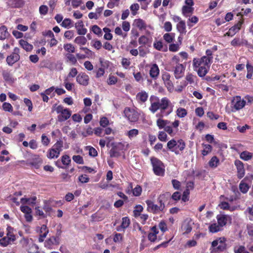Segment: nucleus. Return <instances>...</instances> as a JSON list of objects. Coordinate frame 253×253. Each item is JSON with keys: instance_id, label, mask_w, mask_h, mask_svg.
I'll return each instance as SVG.
<instances>
[{"instance_id": "f257e3e1", "label": "nucleus", "mask_w": 253, "mask_h": 253, "mask_svg": "<svg viewBox=\"0 0 253 253\" xmlns=\"http://www.w3.org/2000/svg\"><path fill=\"white\" fill-rule=\"evenodd\" d=\"M150 101L149 110L153 113L160 109L161 114L168 116L173 111V105L167 97H163L160 100L158 97L152 95L150 98Z\"/></svg>"}, {"instance_id": "f03ea898", "label": "nucleus", "mask_w": 253, "mask_h": 253, "mask_svg": "<svg viewBox=\"0 0 253 253\" xmlns=\"http://www.w3.org/2000/svg\"><path fill=\"white\" fill-rule=\"evenodd\" d=\"M226 239L225 237L218 238L211 242V253H220L227 248Z\"/></svg>"}, {"instance_id": "7ed1b4c3", "label": "nucleus", "mask_w": 253, "mask_h": 253, "mask_svg": "<svg viewBox=\"0 0 253 253\" xmlns=\"http://www.w3.org/2000/svg\"><path fill=\"white\" fill-rule=\"evenodd\" d=\"M54 110L59 115L57 116V121L59 122H63L69 119L72 115V111L68 108H64L61 105L53 106Z\"/></svg>"}, {"instance_id": "20e7f679", "label": "nucleus", "mask_w": 253, "mask_h": 253, "mask_svg": "<svg viewBox=\"0 0 253 253\" xmlns=\"http://www.w3.org/2000/svg\"><path fill=\"white\" fill-rule=\"evenodd\" d=\"M150 161L154 174L157 176H164L165 172L164 163L159 159L154 157H152L150 158Z\"/></svg>"}, {"instance_id": "39448f33", "label": "nucleus", "mask_w": 253, "mask_h": 253, "mask_svg": "<svg viewBox=\"0 0 253 253\" xmlns=\"http://www.w3.org/2000/svg\"><path fill=\"white\" fill-rule=\"evenodd\" d=\"M124 116L130 123H136L139 119L140 114L130 107H126L124 110Z\"/></svg>"}, {"instance_id": "423d86ee", "label": "nucleus", "mask_w": 253, "mask_h": 253, "mask_svg": "<svg viewBox=\"0 0 253 253\" xmlns=\"http://www.w3.org/2000/svg\"><path fill=\"white\" fill-rule=\"evenodd\" d=\"M61 231L58 230L55 236H52L45 241V247L48 249H52L53 246H58L60 244L61 240Z\"/></svg>"}, {"instance_id": "0eeeda50", "label": "nucleus", "mask_w": 253, "mask_h": 253, "mask_svg": "<svg viewBox=\"0 0 253 253\" xmlns=\"http://www.w3.org/2000/svg\"><path fill=\"white\" fill-rule=\"evenodd\" d=\"M145 202L147 206V210L148 211L154 214H158L161 212H164L165 206H162V204H159L158 206L155 204L152 201L150 200H146Z\"/></svg>"}, {"instance_id": "6e6552de", "label": "nucleus", "mask_w": 253, "mask_h": 253, "mask_svg": "<svg viewBox=\"0 0 253 253\" xmlns=\"http://www.w3.org/2000/svg\"><path fill=\"white\" fill-rule=\"evenodd\" d=\"M19 53V49L18 47H15L12 53L6 58V62L8 65H12L14 63L19 60L20 56Z\"/></svg>"}, {"instance_id": "1a4fd4ad", "label": "nucleus", "mask_w": 253, "mask_h": 253, "mask_svg": "<svg viewBox=\"0 0 253 253\" xmlns=\"http://www.w3.org/2000/svg\"><path fill=\"white\" fill-rule=\"evenodd\" d=\"M243 22V20L238 21L237 24H235L229 29L228 32L225 34L224 36L233 37L239 31Z\"/></svg>"}, {"instance_id": "9d476101", "label": "nucleus", "mask_w": 253, "mask_h": 253, "mask_svg": "<svg viewBox=\"0 0 253 253\" xmlns=\"http://www.w3.org/2000/svg\"><path fill=\"white\" fill-rule=\"evenodd\" d=\"M234 164L237 169V177L239 179H241L245 174L244 164L242 162L239 160H235Z\"/></svg>"}, {"instance_id": "9b49d317", "label": "nucleus", "mask_w": 253, "mask_h": 253, "mask_svg": "<svg viewBox=\"0 0 253 253\" xmlns=\"http://www.w3.org/2000/svg\"><path fill=\"white\" fill-rule=\"evenodd\" d=\"M168 201H169L168 205H170V193L169 192L160 194L158 198L159 204H162V206H165V204Z\"/></svg>"}, {"instance_id": "f8f14e48", "label": "nucleus", "mask_w": 253, "mask_h": 253, "mask_svg": "<svg viewBox=\"0 0 253 253\" xmlns=\"http://www.w3.org/2000/svg\"><path fill=\"white\" fill-rule=\"evenodd\" d=\"M151 232L148 235V239L151 242H155L157 239V235L159 233V230L156 226H154L150 229Z\"/></svg>"}, {"instance_id": "ddd939ff", "label": "nucleus", "mask_w": 253, "mask_h": 253, "mask_svg": "<svg viewBox=\"0 0 253 253\" xmlns=\"http://www.w3.org/2000/svg\"><path fill=\"white\" fill-rule=\"evenodd\" d=\"M130 224V221L128 217H123L122 218V223L120 226L117 227L116 229L118 231H121L127 228Z\"/></svg>"}, {"instance_id": "4468645a", "label": "nucleus", "mask_w": 253, "mask_h": 253, "mask_svg": "<svg viewBox=\"0 0 253 253\" xmlns=\"http://www.w3.org/2000/svg\"><path fill=\"white\" fill-rule=\"evenodd\" d=\"M185 68L182 64H178L174 70V75L176 79H178L182 77Z\"/></svg>"}, {"instance_id": "2eb2a0df", "label": "nucleus", "mask_w": 253, "mask_h": 253, "mask_svg": "<svg viewBox=\"0 0 253 253\" xmlns=\"http://www.w3.org/2000/svg\"><path fill=\"white\" fill-rule=\"evenodd\" d=\"M187 84V83L184 80H177L174 83V90L177 92H181L183 88Z\"/></svg>"}, {"instance_id": "dca6fc26", "label": "nucleus", "mask_w": 253, "mask_h": 253, "mask_svg": "<svg viewBox=\"0 0 253 253\" xmlns=\"http://www.w3.org/2000/svg\"><path fill=\"white\" fill-rule=\"evenodd\" d=\"M42 163V160L39 156L32 159L28 163L29 165L34 167L36 169H38L41 167Z\"/></svg>"}, {"instance_id": "f3484780", "label": "nucleus", "mask_w": 253, "mask_h": 253, "mask_svg": "<svg viewBox=\"0 0 253 253\" xmlns=\"http://www.w3.org/2000/svg\"><path fill=\"white\" fill-rule=\"evenodd\" d=\"M228 218H229V217L227 215L218 214L216 216L217 224L222 228L227 224Z\"/></svg>"}, {"instance_id": "a211bd4d", "label": "nucleus", "mask_w": 253, "mask_h": 253, "mask_svg": "<svg viewBox=\"0 0 253 253\" xmlns=\"http://www.w3.org/2000/svg\"><path fill=\"white\" fill-rule=\"evenodd\" d=\"M83 27L84 23L82 20L79 21L75 24V28L77 30L78 34L80 35H84L87 32V29Z\"/></svg>"}, {"instance_id": "6ab92c4d", "label": "nucleus", "mask_w": 253, "mask_h": 253, "mask_svg": "<svg viewBox=\"0 0 253 253\" xmlns=\"http://www.w3.org/2000/svg\"><path fill=\"white\" fill-rule=\"evenodd\" d=\"M40 232V235L39 238V241L40 242H42L48 233V229L46 225L44 224L42 225L41 227Z\"/></svg>"}, {"instance_id": "aec40b11", "label": "nucleus", "mask_w": 253, "mask_h": 253, "mask_svg": "<svg viewBox=\"0 0 253 253\" xmlns=\"http://www.w3.org/2000/svg\"><path fill=\"white\" fill-rule=\"evenodd\" d=\"M148 97V95L144 91H142L138 92L136 95V99L137 101L140 103L145 102Z\"/></svg>"}, {"instance_id": "412c9836", "label": "nucleus", "mask_w": 253, "mask_h": 253, "mask_svg": "<svg viewBox=\"0 0 253 253\" xmlns=\"http://www.w3.org/2000/svg\"><path fill=\"white\" fill-rule=\"evenodd\" d=\"M176 146V141L174 139H172L171 140L168 141L167 143V147L168 149L172 152H174V153L176 155H178L179 154V150H176V149H175Z\"/></svg>"}, {"instance_id": "4be33fe9", "label": "nucleus", "mask_w": 253, "mask_h": 253, "mask_svg": "<svg viewBox=\"0 0 253 253\" xmlns=\"http://www.w3.org/2000/svg\"><path fill=\"white\" fill-rule=\"evenodd\" d=\"M6 237L9 238L12 242H14L16 238L14 234V228L10 225H8L6 228Z\"/></svg>"}, {"instance_id": "5701e85b", "label": "nucleus", "mask_w": 253, "mask_h": 253, "mask_svg": "<svg viewBox=\"0 0 253 253\" xmlns=\"http://www.w3.org/2000/svg\"><path fill=\"white\" fill-rule=\"evenodd\" d=\"M19 42L20 46L26 51H31L33 48V45L29 43L26 41L21 39Z\"/></svg>"}, {"instance_id": "b1692460", "label": "nucleus", "mask_w": 253, "mask_h": 253, "mask_svg": "<svg viewBox=\"0 0 253 253\" xmlns=\"http://www.w3.org/2000/svg\"><path fill=\"white\" fill-rule=\"evenodd\" d=\"M7 4L11 7H20L23 4V0H8Z\"/></svg>"}, {"instance_id": "393cba45", "label": "nucleus", "mask_w": 253, "mask_h": 253, "mask_svg": "<svg viewBox=\"0 0 253 253\" xmlns=\"http://www.w3.org/2000/svg\"><path fill=\"white\" fill-rule=\"evenodd\" d=\"M60 155V153L54 150L52 148L49 149L46 154L47 157L49 159L57 158Z\"/></svg>"}, {"instance_id": "a878e982", "label": "nucleus", "mask_w": 253, "mask_h": 253, "mask_svg": "<svg viewBox=\"0 0 253 253\" xmlns=\"http://www.w3.org/2000/svg\"><path fill=\"white\" fill-rule=\"evenodd\" d=\"M36 200L37 197L36 196H33L29 198H22L21 199V203L23 205H34L36 204Z\"/></svg>"}, {"instance_id": "bb28decb", "label": "nucleus", "mask_w": 253, "mask_h": 253, "mask_svg": "<svg viewBox=\"0 0 253 253\" xmlns=\"http://www.w3.org/2000/svg\"><path fill=\"white\" fill-rule=\"evenodd\" d=\"M9 36V34L7 32L6 26H2L0 27V40H3L5 39Z\"/></svg>"}, {"instance_id": "cd10ccee", "label": "nucleus", "mask_w": 253, "mask_h": 253, "mask_svg": "<svg viewBox=\"0 0 253 253\" xmlns=\"http://www.w3.org/2000/svg\"><path fill=\"white\" fill-rule=\"evenodd\" d=\"M222 229V228L216 223L211 224L209 227V231L212 233L218 232Z\"/></svg>"}, {"instance_id": "c85d7f7f", "label": "nucleus", "mask_w": 253, "mask_h": 253, "mask_svg": "<svg viewBox=\"0 0 253 253\" xmlns=\"http://www.w3.org/2000/svg\"><path fill=\"white\" fill-rule=\"evenodd\" d=\"M134 24L136 27L138 28L141 30L145 29L146 28V24H145L144 21L141 19L134 20Z\"/></svg>"}, {"instance_id": "c756f323", "label": "nucleus", "mask_w": 253, "mask_h": 253, "mask_svg": "<svg viewBox=\"0 0 253 253\" xmlns=\"http://www.w3.org/2000/svg\"><path fill=\"white\" fill-rule=\"evenodd\" d=\"M202 145L204 147V149L202 151V154L203 156H207L211 152L212 149L211 145L204 143H202Z\"/></svg>"}, {"instance_id": "7c9ffc66", "label": "nucleus", "mask_w": 253, "mask_h": 253, "mask_svg": "<svg viewBox=\"0 0 253 253\" xmlns=\"http://www.w3.org/2000/svg\"><path fill=\"white\" fill-rule=\"evenodd\" d=\"M176 28L180 34H185L186 33L185 23L184 21H180L177 24Z\"/></svg>"}, {"instance_id": "2f4dec72", "label": "nucleus", "mask_w": 253, "mask_h": 253, "mask_svg": "<svg viewBox=\"0 0 253 253\" xmlns=\"http://www.w3.org/2000/svg\"><path fill=\"white\" fill-rule=\"evenodd\" d=\"M246 104L245 101L241 100V98L237 97L236 101L235 102L234 107L236 110H240L243 108Z\"/></svg>"}, {"instance_id": "473e14b6", "label": "nucleus", "mask_w": 253, "mask_h": 253, "mask_svg": "<svg viewBox=\"0 0 253 253\" xmlns=\"http://www.w3.org/2000/svg\"><path fill=\"white\" fill-rule=\"evenodd\" d=\"M219 164V160L216 156L212 157L209 162V165L211 168H215Z\"/></svg>"}, {"instance_id": "72a5a7b5", "label": "nucleus", "mask_w": 253, "mask_h": 253, "mask_svg": "<svg viewBox=\"0 0 253 253\" xmlns=\"http://www.w3.org/2000/svg\"><path fill=\"white\" fill-rule=\"evenodd\" d=\"M159 74V69L156 64H154L150 69V75L152 78L156 77Z\"/></svg>"}, {"instance_id": "f704fd0d", "label": "nucleus", "mask_w": 253, "mask_h": 253, "mask_svg": "<svg viewBox=\"0 0 253 253\" xmlns=\"http://www.w3.org/2000/svg\"><path fill=\"white\" fill-rule=\"evenodd\" d=\"M209 67L202 66L199 67L198 69H196V70L197 71V73L199 77H204L208 72V69Z\"/></svg>"}, {"instance_id": "c9c22d12", "label": "nucleus", "mask_w": 253, "mask_h": 253, "mask_svg": "<svg viewBox=\"0 0 253 253\" xmlns=\"http://www.w3.org/2000/svg\"><path fill=\"white\" fill-rule=\"evenodd\" d=\"M139 134V130L137 129L133 128L128 131L126 135L130 139L136 137Z\"/></svg>"}, {"instance_id": "e433bc0d", "label": "nucleus", "mask_w": 253, "mask_h": 253, "mask_svg": "<svg viewBox=\"0 0 253 253\" xmlns=\"http://www.w3.org/2000/svg\"><path fill=\"white\" fill-rule=\"evenodd\" d=\"M253 156L252 153L245 151L240 154V157L241 159L244 161H249L252 158Z\"/></svg>"}, {"instance_id": "4c0bfd02", "label": "nucleus", "mask_w": 253, "mask_h": 253, "mask_svg": "<svg viewBox=\"0 0 253 253\" xmlns=\"http://www.w3.org/2000/svg\"><path fill=\"white\" fill-rule=\"evenodd\" d=\"M212 58L213 57H207L206 56H204L200 59V60L203 66L209 67V64L211 63Z\"/></svg>"}, {"instance_id": "58836bf2", "label": "nucleus", "mask_w": 253, "mask_h": 253, "mask_svg": "<svg viewBox=\"0 0 253 253\" xmlns=\"http://www.w3.org/2000/svg\"><path fill=\"white\" fill-rule=\"evenodd\" d=\"M192 227L189 222L184 223L182 226V230L183 231L184 234H187L191 232Z\"/></svg>"}, {"instance_id": "ea45409f", "label": "nucleus", "mask_w": 253, "mask_h": 253, "mask_svg": "<svg viewBox=\"0 0 253 253\" xmlns=\"http://www.w3.org/2000/svg\"><path fill=\"white\" fill-rule=\"evenodd\" d=\"M250 188V186L246 183L244 182L243 181H241L239 184V189L241 192L244 194H246L249 191Z\"/></svg>"}, {"instance_id": "a19ab883", "label": "nucleus", "mask_w": 253, "mask_h": 253, "mask_svg": "<svg viewBox=\"0 0 253 253\" xmlns=\"http://www.w3.org/2000/svg\"><path fill=\"white\" fill-rule=\"evenodd\" d=\"M164 39L168 43H171L174 41V33H166L163 36Z\"/></svg>"}, {"instance_id": "79ce46f5", "label": "nucleus", "mask_w": 253, "mask_h": 253, "mask_svg": "<svg viewBox=\"0 0 253 253\" xmlns=\"http://www.w3.org/2000/svg\"><path fill=\"white\" fill-rule=\"evenodd\" d=\"M182 13L184 15L187 16V14H192L194 11V8L191 6L184 5L182 8Z\"/></svg>"}, {"instance_id": "37998d69", "label": "nucleus", "mask_w": 253, "mask_h": 253, "mask_svg": "<svg viewBox=\"0 0 253 253\" xmlns=\"http://www.w3.org/2000/svg\"><path fill=\"white\" fill-rule=\"evenodd\" d=\"M11 242H12V240L8 237L6 236L3 237L0 239V246L3 247H6L11 243Z\"/></svg>"}, {"instance_id": "c03bdc74", "label": "nucleus", "mask_w": 253, "mask_h": 253, "mask_svg": "<svg viewBox=\"0 0 253 253\" xmlns=\"http://www.w3.org/2000/svg\"><path fill=\"white\" fill-rule=\"evenodd\" d=\"M63 146V141L61 140L57 141L52 146V148L54 150L58 151V152H60L62 150V148Z\"/></svg>"}, {"instance_id": "a18cd8bd", "label": "nucleus", "mask_w": 253, "mask_h": 253, "mask_svg": "<svg viewBox=\"0 0 253 253\" xmlns=\"http://www.w3.org/2000/svg\"><path fill=\"white\" fill-rule=\"evenodd\" d=\"M163 81L168 90L170 92H172L174 90V84L171 82V80Z\"/></svg>"}, {"instance_id": "49530a36", "label": "nucleus", "mask_w": 253, "mask_h": 253, "mask_svg": "<svg viewBox=\"0 0 253 253\" xmlns=\"http://www.w3.org/2000/svg\"><path fill=\"white\" fill-rule=\"evenodd\" d=\"M185 147V143L182 139H179L176 141V146L175 149L179 151H183Z\"/></svg>"}, {"instance_id": "de8ad7c7", "label": "nucleus", "mask_w": 253, "mask_h": 253, "mask_svg": "<svg viewBox=\"0 0 253 253\" xmlns=\"http://www.w3.org/2000/svg\"><path fill=\"white\" fill-rule=\"evenodd\" d=\"M187 114L186 110L183 108H179L176 110V115L179 118H183Z\"/></svg>"}, {"instance_id": "09e8293b", "label": "nucleus", "mask_w": 253, "mask_h": 253, "mask_svg": "<svg viewBox=\"0 0 253 253\" xmlns=\"http://www.w3.org/2000/svg\"><path fill=\"white\" fill-rule=\"evenodd\" d=\"M169 123L168 120H164L159 119L157 121V125L159 129H162L166 126V125Z\"/></svg>"}, {"instance_id": "8fccbe9b", "label": "nucleus", "mask_w": 253, "mask_h": 253, "mask_svg": "<svg viewBox=\"0 0 253 253\" xmlns=\"http://www.w3.org/2000/svg\"><path fill=\"white\" fill-rule=\"evenodd\" d=\"M61 161L63 165L67 166H68L71 161L70 157L68 155H64L61 157Z\"/></svg>"}, {"instance_id": "3c124183", "label": "nucleus", "mask_w": 253, "mask_h": 253, "mask_svg": "<svg viewBox=\"0 0 253 253\" xmlns=\"http://www.w3.org/2000/svg\"><path fill=\"white\" fill-rule=\"evenodd\" d=\"M143 208L141 205H136L133 211L134 216L135 217H137L140 215V213L143 211Z\"/></svg>"}, {"instance_id": "603ef678", "label": "nucleus", "mask_w": 253, "mask_h": 253, "mask_svg": "<svg viewBox=\"0 0 253 253\" xmlns=\"http://www.w3.org/2000/svg\"><path fill=\"white\" fill-rule=\"evenodd\" d=\"M74 42L79 44L84 45L87 42V40L84 36H79L75 39Z\"/></svg>"}, {"instance_id": "864d4df0", "label": "nucleus", "mask_w": 253, "mask_h": 253, "mask_svg": "<svg viewBox=\"0 0 253 253\" xmlns=\"http://www.w3.org/2000/svg\"><path fill=\"white\" fill-rule=\"evenodd\" d=\"M167 137V134L165 131H161L159 132L158 137L160 141L163 142H166L168 140Z\"/></svg>"}, {"instance_id": "5fc2aeb1", "label": "nucleus", "mask_w": 253, "mask_h": 253, "mask_svg": "<svg viewBox=\"0 0 253 253\" xmlns=\"http://www.w3.org/2000/svg\"><path fill=\"white\" fill-rule=\"evenodd\" d=\"M120 153L116 148L113 147L110 151V156L112 158H117L120 156Z\"/></svg>"}, {"instance_id": "6e6d98bb", "label": "nucleus", "mask_w": 253, "mask_h": 253, "mask_svg": "<svg viewBox=\"0 0 253 253\" xmlns=\"http://www.w3.org/2000/svg\"><path fill=\"white\" fill-rule=\"evenodd\" d=\"M64 49L69 53H74L75 51V47L71 43H67L64 45Z\"/></svg>"}, {"instance_id": "4d7b16f0", "label": "nucleus", "mask_w": 253, "mask_h": 253, "mask_svg": "<svg viewBox=\"0 0 253 253\" xmlns=\"http://www.w3.org/2000/svg\"><path fill=\"white\" fill-rule=\"evenodd\" d=\"M2 109L4 111L12 112L13 111V107L11 104L7 102H4L2 106Z\"/></svg>"}, {"instance_id": "13d9d810", "label": "nucleus", "mask_w": 253, "mask_h": 253, "mask_svg": "<svg viewBox=\"0 0 253 253\" xmlns=\"http://www.w3.org/2000/svg\"><path fill=\"white\" fill-rule=\"evenodd\" d=\"M73 161L78 164H84V161L83 158L80 155H74L72 158Z\"/></svg>"}, {"instance_id": "bf43d9fd", "label": "nucleus", "mask_w": 253, "mask_h": 253, "mask_svg": "<svg viewBox=\"0 0 253 253\" xmlns=\"http://www.w3.org/2000/svg\"><path fill=\"white\" fill-rule=\"evenodd\" d=\"M181 193L179 192L176 191L174 192L171 196L170 195V200H172L177 202L181 199Z\"/></svg>"}, {"instance_id": "052dcab7", "label": "nucleus", "mask_w": 253, "mask_h": 253, "mask_svg": "<svg viewBox=\"0 0 253 253\" xmlns=\"http://www.w3.org/2000/svg\"><path fill=\"white\" fill-rule=\"evenodd\" d=\"M87 148H88V154L90 156L95 157L97 156V151L94 148L90 146H87Z\"/></svg>"}, {"instance_id": "680f3d73", "label": "nucleus", "mask_w": 253, "mask_h": 253, "mask_svg": "<svg viewBox=\"0 0 253 253\" xmlns=\"http://www.w3.org/2000/svg\"><path fill=\"white\" fill-rule=\"evenodd\" d=\"M91 31L98 36L102 35L101 29L97 25H93L91 28Z\"/></svg>"}, {"instance_id": "e2e57ef3", "label": "nucleus", "mask_w": 253, "mask_h": 253, "mask_svg": "<svg viewBox=\"0 0 253 253\" xmlns=\"http://www.w3.org/2000/svg\"><path fill=\"white\" fill-rule=\"evenodd\" d=\"M142 192V188L139 185H137L132 190V193L134 196H139L141 195Z\"/></svg>"}, {"instance_id": "0e129e2a", "label": "nucleus", "mask_w": 253, "mask_h": 253, "mask_svg": "<svg viewBox=\"0 0 253 253\" xmlns=\"http://www.w3.org/2000/svg\"><path fill=\"white\" fill-rule=\"evenodd\" d=\"M189 194H190V192L189 191V190L185 189L184 191V192H183V194H182V198H181L182 200L184 202H186L189 201Z\"/></svg>"}, {"instance_id": "69168bd1", "label": "nucleus", "mask_w": 253, "mask_h": 253, "mask_svg": "<svg viewBox=\"0 0 253 253\" xmlns=\"http://www.w3.org/2000/svg\"><path fill=\"white\" fill-rule=\"evenodd\" d=\"M24 102L25 105L28 107V110L29 112H31L33 109V103L31 100L27 98L24 99Z\"/></svg>"}, {"instance_id": "338daca9", "label": "nucleus", "mask_w": 253, "mask_h": 253, "mask_svg": "<svg viewBox=\"0 0 253 253\" xmlns=\"http://www.w3.org/2000/svg\"><path fill=\"white\" fill-rule=\"evenodd\" d=\"M99 123H100V125L101 126H102L103 127H105L108 125L109 122V120H108V118L104 117H102L100 119Z\"/></svg>"}, {"instance_id": "774afa93", "label": "nucleus", "mask_w": 253, "mask_h": 253, "mask_svg": "<svg viewBox=\"0 0 253 253\" xmlns=\"http://www.w3.org/2000/svg\"><path fill=\"white\" fill-rule=\"evenodd\" d=\"M172 186L174 189L179 190L181 187V183L177 179H172L171 180Z\"/></svg>"}]
</instances>
